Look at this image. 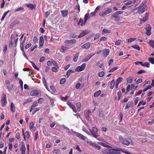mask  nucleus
<instances>
[{"instance_id":"obj_1","label":"nucleus","mask_w":154,"mask_h":154,"mask_svg":"<svg viewBox=\"0 0 154 154\" xmlns=\"http://www.w3.org/2000/svg\"><path fill=\"white\" fill-rule=\"evenodd\" d=\"M102 152L103 154H119L120 153L119 150L112 148L111 146V147L103 149L102 151Z\"/></svg>"},{"instance_id":"obj_2","label":"nucleus","mask_w":154,"mask_h":154,"mask_svg":"<svg viewBox=\"0 0 154 154\" xmlns=\"http://www.w3.org/2000/svg\"><path fill=\"white\" fill-rule=\"evenodd\" d=\"M119 139L121 143L127 146H128L131 143H132V140L130 138H128L127 139H125L122 136H119Z\"/></svg>"},{"instance_id":"obj_3","label":"nucleus","mask_w":154,"mask_h":154,"mask_svg":"<svg viewBox=\"0 0 154 154\" xmlns=\"http://www.w3.org/2000/svg\"><path fill=\"white\" fill-rule=\"evenodd\" d=\"M147 8L146 5L143 3L141 4L136 9H138V12L139 14H141L144 12L147 9Z\"/></svg>"},{"instance_id":"obj_4","label":"nucleus","mask_w":154,"mask_h":154,"mask_svg":"<svg viewBox=\"0 0 154 154\" xmlns=\"http://www.w3.org/2000/svg\"><path fill=\"white\" fill-rule=\"evenodd\" d=\"M69 133L72 135L78 137L79 138L84 140H85L87 139L86 137L82 134L73 131H69Z\"/></svg>"},{"instance_id":"obj_5","label":"nucleus","mask_w":154,"mask_h":154,"mask_svg":"<svg viewBox=\"0 0 154 154\" xmlns=\"http://www.w3.org/2000/svg\"><path fill=\"white\" fill-rule=\"evenodd\" d=\"M90 131L91 133V136L92 135L94 137L96 138L98 135L97 134V130L95 127L92 128L91 130L90 129Z\"/></svg>"},{"instance_id":"obj_6","label":"nucleus","mask_w":154,"mask_h":154,"mask_svg":"<svg viewBox=\"0 0 154 154\" xmlns=\"http://www.w3.org/2000/svg\"><path fill=\"white\" fill-rule=\"evenodd\" d=\"M30 94L31 96H40L41 94L40 91L35 90L32 91L31 92Z\"/></svg>"},{"instance_id":"obj_7","label":"nucleus","mask_w":154,"mask_h":154,"mask_svg":"<svg viewBox=\"0 0 154 154\" xmlns=\"http://www.w3.org/2000/svg\"><path fill=\"white\" fill-rule=\"evenodd\" d=\"M1 103L2 106L4 107L7 103L6 97V94H3L1 100Z\"/></svg>"},{"instance_id":"obj_8","label":"nucleus","mask_w":154,"mask_h":154,"mask_svg":"<svg viewBox=\"0 0 154 154\" xmlns=\"http://www.w3.org/2000/svg\"><path fill=\"white\" fill-rule=\"evenodd\" d=\"M111 18L112 19L114 20L115 22L118 21L120 19V17L115 13L112 15Z\"/></svg>"},{"instance_id":"obj_9","label":"nucleus","mask_w":154,"mask_h":154,"mask_svg":"<svg viewBox=\"0 0 154 154\" xmlns=\"http://www.w3.org/2000/svg\"><path fill=\"white\" fill-rule=\"evenodd\" d=\"M145 29L146 31V34L148 35L151 34L150 31L151 29V26L149 24H147L145 27Z\"/></svg>"},{"instance_id":"obj_10","label":"nucleus","mask_w":154,"mask_h":154,"mask_svg":"<svg viewBox=\"0 0 154 154\" xmlns=\"http://www.w3.org/2000/svg\"><path fill=\"white\" fill-rule=\"evenodd\" d=\"M89 32L90 31L87 30L83 31L81 32V33L80 34V35L78 36V38H80L81 37H82L83 36H84L85 34H88V33H89Z\"/></svg>"},{"instance_id":"obj_11","label":"nucleus","mask_w":154,"mask_h":154,"mask_svg":"<svg viewBox=\"0 0 154 154\" xmlns=\"http://www.w3.org/2000/svg\"><path fill=\"white\" fill-rule=\"evenodd\" d=\"M91 46V43L90 42H88L82 45V48L83 49H88Z\"/></svg>"},{"instance_id":"obj_12","label":"nucleus","mask_w":154,"mask_h":154,"mask_svg":"<svg viewBox=\"0 0 154 154\" xmlns=\"http://www.w3.org/2000/svg\"><path fill=\"white\" fill-rule=\"evenodd\" d=\"M122 81V78L121 77H119L117 79L115 85L116 89H118L119 83L121 82Z\"/></svg>"},{"instance_id":"obj_13","label":"nucleus","mask_w":154,"mask_h":154,"mask_svg":"<svg viewBox=\"0 0 154 154\" xmlns=\"http://www.w3.org/2000/svg\"><path fill=\"white\" fill-rule=\"evenodd\" d=\"M102 52L103 55V57H106L109 54V50L108 49H104L103 50Z\"/></svg>"},{"instance_id":"obj_14","label":"nucleus","mask_w":154,"mask_h":154,"mask_svg":"<svg viewBox=\"0 0 154 154\" xmlns=\"http://www.w3.org/2000/svg\"><path fill=\"white\" fill-rule=\"evenodd\" d=\"M20 150L21 151L22 154H25L26 151V148L23 142L22 143V145L21 147Z\"/></svg>"},{"instance_id":"obj_15","label":"nucleus","mask_w":154,"mask_h":154,"mask_svg":"<svg viewBox=\"0 0 154 154\" xmlns=\"http://www.w3.org/2000/svg\"><path fill=\"white\" fill-rule=\"evenodd\" d=\"M67 104L72 108L74 112H77L76 109L75 108L74 106L72 103L69 101H67Z\"/></svg>"},{"instance_id":"obj_16","label":"nucleus","mask_w":154,"mask_h":154,"mask_svg":"<svg viewBox=\"0 0 154 154\" xmlns=\"http://www.w3.org/2000/svg\"><path fill=\"white\" fill-rule=\"evenodd\" d=\"M91 113V111L89 110H87L85 111V115L86 118L87 120H89V115Z\"/></svg>"},{"instance_id":"obj_17","label":"nucleus","mask_w":154,"mask_h":154,"mask_svg":"<svg viewBox=\"0 0 154 154\" xmlns=\"http://www.w3.org/2000/svg\"><path fill=\"white\" fill-rule=\"evenodd\" d=\"M148 13H146L144 15V17H143V19H140V20L143 21V22H145L147 20L148 18Z\"/></svg>"},{"instance_id":"obj_18","label":"nucleus","mask_w":154,"mask_h":154,"mask_svg":"<svg viewBox=\"0 0 154 154\" xmlns=\"http://www.w3.org/2000/svg\"><path fill=\"white\" fill-rule=\"evenodd\" d=\"M68 11H61V13L62 14V15L63 17H66L68 14Z\"/></svg>"},{"instance_id":"obj_19","label":"nucleus","mask_w":154,"mask_h":154,"mask_svg":"<svg viewBox=\"0 0 154 154\" xmlns=\"http://www.w3.org/2000/svg\"><path fill=\"white\" fill-rule=\"evenodd\" d=\"M11 110L13 112H14L15 111V108L13 102L11 103Z\"/></svg>"},{"instance_id":"obj_20","label":"nucleus","mask_w":154,"mask_h":154,"mask_svg":"<svg viewBox=\"0 0 154 154\" xmlns=\"http://www.w3.org/2000/svg\"><path fill=\"white\" fill-rule=\"evenodd\" d=\"M92 145L96 149H101L100 147L98 145H97L96 143H92Z\"/></svg>"},{"instance_id":"obj_21","label":"nucleus","mask_w":154,"mask_h":154,"mask_svg":"<svg viewBox=\"0 0 154 154\" xmlns=\"http://www.w3.org/2000/svg\"><path fill=\"white\" fill-rule=\"evenodd\" d=\"M89 14L88 13H87L85 14L84 18V23H86L88 19H89L90 18V17H89Z\"/></svg>"},{"instance_id":"obj_22","label":"nucleus","mask_w":154,"mask_h":154,"mask_svg":"<svg viewBox=\"0 0 154 154\" xmlns=\"http://www.w3.org/2000/svg\"><path fill=\"white\" fill-rule=\"evenodd\" d=\"M132 104L133 103L132 102H128L127 105L126 106L125 109H127L128 108L132 106Z\"/></svg>"},{"instance_id":"obj_23","label":"nucleus","mask_w":154,"mask_h":154,"mask_svg":"<svg viewBox=\"0 0 154 154\" xmlns=\"http://www.w3.org/2000/svg\"><path fill=\"white\" fill-rule=\"evenodd\" d=\"M115 84V80L114 79L112 80L110 83V88L112 89L113 88Z\"/></svg>"},{"instance_id":"obj_24","label":"nucleus","mask_w":154,"mask_h":154,"mask_svg":"<svg viewBox=\"0 0 154 154\" xmlns=\"http://www.w3.org/2000/svg\"><path fill=\"white\" fill-rule=\"evenodd\" d=\"M94 55V54H93L92 55H90L88 56H86L84 60L83 61L86 62L88 61L89 59H90L91 57Z\"/></svg>"},{"instance_id":"obj_25","label":"nucleus","mask_w":154,"mask_h":154,"mask_svg":"<svg viewBox=\"0 0 154 154\" xmlns=\"http://www.w3.org/2000/svg\"><path fill=\"white\" fill-rule=\"evenodd\" d=\"M42 82L43 84L44 85L45 87L47 89V90H48V88L47 87V86L46 84V81L44 77H43L42 79Z\"/></svg>"},{"instance_id":"obj_26","label":"nucleus","mask_w":154,"mask_h":154,"mask_svg":"<svg viewBox=\"0 0 154 154\" xmlns=\"http://www.w3.org/2000/svg\"><path fill=\"white\" fill-rule=\"evenodd\" d=\"M99 144L101 145L104 147H106L107 148L111 147V146L109 145L106 144L105 143L100 142L99 143Z\"/></svg>"},{"instance_id":"obj_27","label":"nucleus","mask_w":154,"mask_h":154,"mask_svg":"<svg viewBox=\"0 0 154 154\" xmlns=\"http://www.w3.org/2000/svg\"><path fill=\"white\" fill-rule=\"evenodd\" d=\"M34 123L33 122H32L30 124V129H32L34 131L35 130V127L34 126Z\"/></svg>"},{"instance_id":"obj_28","label":"nucleus","mask_w":154,"mask_h":154,"mask_svg":"<svg viewBox=\"0 0 154 154\" xmlns=\"http://www.w3.org/2000/svg\"><path fill=\"white\" fill-rule=\"evenodd\" d=\"M69 49V48L64 46H62L61 47V49L62 50V51H61L62 52H63L64 51L68 50Z\"/></svg>"},{"instance_id":"obj_29","label":"nucleus","mask_w":154,"mask_h":154,"mask_svg":"<svg viewBox=\"0 0 154 154\" xmlns=\"http://www.w3.org/2000/svg\"><path fill=\"white\" fill-rule=\"evenodd\" d=\"M112 11V10L110 8H108L106 10H105L104 11L105 14L106 15L109 14V13L111 12Z\"/></svg>"},{"instance_id":"obj_30","label":"nucleus","mask_w":154,"mask_h":154,"mask_svg":"<svg viewBox=\"0 0 154 154\" xmlns=\"http://www.w3.org/2000/svg\"><path fill=\"white\" fill-rule=\"evenodd\" d=\"M127 82L128 83H132L133 82V79L131 76H129L127 79Z\"/></svg>"},{"instance_id":"obj_31","label":"nucleus","mask_w":154,"mask_h":154,"mask_svg":"<svg viewBox=\"0 0 154 154\" xmlns=\"http://www.w3.org/2000/svg\"><path fill=\"white\" fill-rule=\"evenodd\" d=\"M76 107H77V109H76L77 112V111H79L80 107L81 106V103H78L76 105Z\"/></svg>"},{"instance_id":"obj_32","label":"nucleus","mask_w":154,"mask_h":154,"mask_svg":"<svg viewBox=\"0 0 154 154\" xmlns=\"http://www.w3.org/2000/svg\"><path fill=\"white\" fill-rule=\"evenodd\" d=\"M141 65L142 66H144V67H149V63L148 62H145V63H144L143 64L142 63H141Z\"/></svg>"},{"instance_id":"obj_33","label":"nucleus","mask_w":154,"mask_h":154,"mask_svg":"<svg viewBox=\"0 0 154 154\" xmlns=\"http://www.w3.org/2000/svg\"><path fill=\"white\" fill-rule=\"evenodd\" d=\"M123 3L126 5H128L131 4L132 2L131 1H123Z\"/></svg>"},{"instance_id":"obj_34","label":"nucleus","mask_w":154,"mask_h":154,"mask_svg":"<svg viewBox=\"0 0 154 154\" xmlns=\"http://www.w3.org/2000/svg\"><path fill=\"white\" fill-rule=\"evenodd\" d=\"M136 39V38H130L128 39L127 42L128 43H131L134 41Z\"/></svg>"},{"instance_id":"obj_35","label":"nucleus","mask_w":154,"mask_h":154,"mask_svg":"<svg viewBox=\"0 0 154 154\" xmlns=\"http://www.w3.org/2000/svg\"><path fill=\"white\" fill-rule=\"evenodd\" d=\"M26 6L29 8H30L31 10L33 9L34 7V6L33 5L29 4H28L26 5Z\"/></svg>"},{"instance_id":"obj_36","label":"nucleus","mask_w":154,"mask_h":154,"mask_svg":"<svg viewBox=\"0 0 154 154\" xmlns=\"http://www.w3.org/2000/svg\"><path fill=\"white\" fill-rule=\"evenodd\" d=\"M83 70L81 66H78L75 69V71L77 72L81 71Z\"/></svg>"},{"instance_id":"obj_37","label":"nucleus","mask_w":154,"mask_h":154,"mask_svg":"<svg viewBox=\"0 0 154 154\" xmlns=\"http://www.w3.org/2000/svg\"><path fill=\"white\" fill-rule=\"evenodd\" d=\"M78 56H79V54L78 53H77L75 55V56H74V57L73 58V61L75 62H76L77 61V59H78Z\"/></svg>"},{"instance_id":"obj_38","label":"nucleus","mask_w":154,"mask_h":154,"mask_svg":"<svg viewBox=\"0 0 154 154\" xmlns=\"http://www.w3.org/2000/svg\"><path fill=\"white\" fill-rule=\"evenodd\" d=\"M82 130L88 135L91 136V135L89 133L88 131L86 130V128L85 127H84L83 128Z\"/></svg>"},{"instance_id":"obj_39","label":"nucleus","mask_w":154,"mask_h":154,"mask_svg":"<svg viewBox=\"0 0 154 154\" xmlns=\"http://www.w3.org/2000/svg\"><path fill=\"white\" fill-rule=\"evenodd\" d=\"M131 47L136 49L138 51L140 50V47L138 45H135L134 46L132 45Z\"/></svg>"},{"instance_id":"obj_40","label":"nucleus","mask_w":154,"mask_h":154,"mask_svg":"<svg viewBox=\"0 0 154 154\" xmlns=\"http://www.w3.org/2000/svg\"><path fill=\"white\" fill-rule=\"evenodd\" d=\"M149 44L152 47L154 46V41L151 40L149 42Z\"/></svg>"},{"instance_id":"obj_41","label":"nucleus","mask_w":154,"mask_h":154,"mask_svg":"<svg viewBox=\"0 0 154 154\" xmlns=\"http://www.w3.org/2000/svg\"><path fill=\"white\" fill-rule=\"evenodd\" d=\"M31 63L32 64V66L36 70L38 71L39 70V69L37 67V66L35 65V63L33 62H31Z\"/></svg>"},{"instance_id":"obj_42","label":"nucleus","mask_w":154,"mask_h":154,"mask_svg":"<svg viewBox=\"0 0 154 154\" xmlns=\"http://www.w3.org/2000/svg\"><path fill=\"white\" fill-rule=\"evenodd\" d=\"M101 93V91L99 90L95 93L94 96L95 97H97Z\"/></svg>"},{"instance_id":"obj_43","label":"nucleus","mask_w":154,"mask_h":154,"mask_svg":"<svg viewBox=\"0 0 154 154\" xmlns=\"http://www.w3.org/2000/svg\"><path fill=\"white\" fill-rule=\"evenodd\" d=\"M51 62L52 64L54 65V66H56L58 67V68H59L58 67V65L57 63V62L54 60H51Z\"/></svg>"},{"instance_id":"obj_44","label":"nucleus","mask_w":154,"mask_h":154,"mask_svg":"<svg viewBox=\"0 0 154 154\" xmlns=\"http://www.w3.org/2000/svg\"><path fill=\"white\" fill-rule=\"evenodd\" d=\"M118 67H116L114 68H113L111 69L110 70H109V72H114V71L116 70L117 69H118Z\"/></svg>"},{"instance_id":"obj_45","label":"nucleus","mask_w":154,"mask_h":154,"mask_svg":"<svg viewBox=\"0 0 154 154\" xmlns=\"http://www.w3.org/2000/svg\"><path fill=\"white\" fill-rule=\"evenodd\" d=\"M148 60L152 64H154V58H149L148 59Z\"/></svg>"},{"instance_id":"obj_46","label":"nucleus","mask_w":154,"mask_h":154,"mask_svg":"<svg viewBox=\"0 0 154 154\" xmlns=\"http://www.w3.org/2000/svg\"><path fill=\"white\" fill-rule=\"evenodd\" d=\"M7 86V87H8V89L9 90H11L13 88V87L12 85L10 84H8Z\"/></svg>"},{"instance_id":"obj_47","label":"nucleus","mask_w":154,"mask_h":154,"mask_svg":"<svg viewBox=\"0 0 154 154\" xmlns=\"http://www.w3.org/2000/svg\"><path fill=\"white\" fill-rule=\"evenodd\" d=\"M66 81L65 79L64 78H62L60 80V84H63Z\"/></svg>"},{"instance_id":"obj_48","label":"nucleus","mask_w":154,"mask_h":154,"mask_svg":"<svg viewBox=\"0 0 154 154\" xmlns=\"http://www.w3.org/2000/svg\"><path fill=\"white\" fill-rule=\"evenodd\" d=\"M50 88L52 91V92L55 93L56 91V90L55 88L53 86L51 85L50 86Z\"/></svg>"},{"instance_id":"obj_49","label":"nucleus","mask_w":154,"mask_h":154,"mask_svg":"<svg viewBox=\"0 0 154 154\" xmlns=\"http://www.w3.org/2000/svg\"><path fill=\"white\" fill-rule=\"evenodd\" d=\"M40 43L43 44L44 43V39L42 36H40L39 38Z\"/></svg>"},{"instance_id":"obj_50","label":"nucleus","mask_w":154,"mask_h":154,"mask_svg":"<svg viewBox=\"0 0 154 154\" xmlns=\"http://www.w3.org/2000/svg\"><path fill=\"white\" fill-rule=\"evenodd\" d=\"M110 32V31L105 29H103L102 31V33H109Z\"/></svg>"},{"instance_id":"obj_51","label":"nucleus","mask_w":154,"mask_h":154,"mask_svg":"<svg viewBox=\"0 0 154 154\" xmlns=\"http://www.w3.org/2000/svg\"><path fill=\"white\" fill-rule=\"evenodd\" d=\"M121 40L120 39H119L115 42V45H119L121 43Z\"/></svg>"},{"instance_id":"obj_52","label":"nucleus","mask_w":154,"mask_h":154,"mask_svg":"<svg viewBox=\"0 0 154 154\" xmlns=\"http://www.w3.org/2000/svg\"><path fill=\"white\" fill-rule=\"evenodd\" d=\"M99 37V33H97L95 35V36L94 37V39L96 40Z\"/></svg>"},{"instance_id":"obj_53","label":"nucleus","mask_w":154,"mask_h":154,"mask_svg":"<svg viewBox=\"0 0 154 154\" xmlns=\"http://www.w3.org/2000/svg\"><path fill=\"white\" fill-rule=\"evenodd\" d=\"M24 134H25V138L28 139L29 137V132L27 131H26Z\"/></svg>"},{"instance_id":"obj_54","label":"nucleus","mask_w":154,"mask_h":154,"mask_svg":"<svg viewBox=\"0 0 154 154\" xmlns=\"http://www.w3.org/2000/svg\"><path fill=\"white\" fill-rule=\"evenodd\" d=\"M104 73L103 71H101L98 74V76L100 77H102L104 75Z\"/></svg>"},{"instance_id":"obj_55","label":"nucleus","mask_w":154,"mask_h":154,"mask_svg":"<svg viewBox=\"0 0 154 154\" xmlns=\"http://www.w3.org/2000/svg\"><path fill=\"white\" fill-rule=\"evenodd\" d=\"M49 99H50V102L51 105V107H52L54 103V100L53 99H52L51 98H49Z\"/></svg>"},{"instance_id":"obj_56","label":"nucleus","mask_w":154,"mask_h":154,"mask_svg":"<svg viewBox=\"0 0 154 154\" xmlns=\"http://www.w3.org/2000/svg\"><path fill=\"white\" fill-rule=\"evenodd\" d=\"M107 40V38L105 37H103L102 38H101L100 39V41H106Z\"/></svg>"},{"instance_id":"obj_57","label":"nucleus","mask_w":154,"mask_h":154,"mask_svg":"<svg viewBox=\"0 0 154 154\" xmlns=\"http://www.w3.org/2000/svg\"><path fill=\"white\" fill-rule=\"evenodd\" d=\"M83 22V19H82L81 18H80L79 21V24L81 25V26H82Z\"/></svg>"},{"instance_id":"obj_58","label":"nucleus","mask_w":154,"mask_h":154,"mask_svg":"<svg viewBox=\"0 0 154 154\" xmlns=\"http://www.w3.org/2000/svg\"><path fill=\"white\" fill-rule=\"evenodd\" d=\"M23 42L22 43H21L20 45V47L21 48V50L22 51H24V48H23Z\"/></svg>"},{"instance_id":"obj_59","label":"nucleus","mask_w":154,"mask_h":154,"mask_svg":"<svg viewBox=\"0 0 154 154\" xmlns=\"http://www.w3.org/2000/svg\"><path fill=\"white\" fill-rule=\"evenodd\" d=\"M23 9H24V8H23L20 7H19V8H17V9L15 11H22V10H23Z\"/></svg>"},{"instance_id":"obj_60","label":"nucleus","mask_w":154,"mask_h":154,"mask_svg":"<svg viewBox=\"0 0 154 154\" xmlns=\"http://www.w3.org/2000/svg\"><path fill=\"white\" fill-rule=\"evenodd\" d=\"M117 95L118 97V100H119L120 99L121 96V92H120L118 91L117 93Z\"/></svg>"},{"instance_id":"obj_61","label":"nucleus","mask_w":154,"mask_h":154,"mask_svg":"<svg viewBox=\"0 0 154 154\" xmlns=\"http://www.w3.org/2000/svg\"><path fill=\"white\" fill-rule=\"evenodd\" d=\"M51 70L52 71L54 72H56L57 71V69L55 67H53L52 68Z\"/></svg>"},{"instance_id":"obj_62","label":"nucleus","mask_w":154,"mask_h":154,"mask_svg":"<svg viewBox=\"0 0 154 154\" xmlns=\"http://www.w3.org/2000/svg\"><path fill=\"white\" fill-rule=\"evenodd\" d=\"M76 42V41L75 39H73L69 40V43L71 44H74Z\"/></svg>"},{"instance_id":"obj_63","label":"nucleus","mask_w":154,"mask_h":154,"mask_svg":"<svg viewBox=\"0 0 154 154\" xmlns=\"http://www.w3.org/2000/svg\"><path fill=\"white\" fill-rule=\"evenodd\" d=\"M139 100V98L138 97H136L134 100V104L135 105H136L137 103Z\"/></svg>"},{"instance_id":"obj_64","label":"nucleus","mask_w":154,"mask_h":154,"mask_svg":"<svg viewBox=\"0 0 154 154\" xmlns=\"http://www.w3.org/2000/svg\"><path fill=\"white\" fill-rule=\"evenodd\" d=\"M142 82V80L141 79H138L136 82V84H138L141 83Z\"/></svg>"}]
</instances>
